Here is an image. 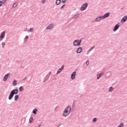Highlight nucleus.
I'll return each instance as SVG.
<instances>
[{"label":"nucleus","instance_id":"f257e3e1","mask_svg":"<svg viewBox=\"0 0 127 127\" xmlns=\"http://www.w3.org/2000/svg\"><path fill=\"white\" fill-rule=\"evenodd\" d=\"M71 113V106H67L64 111L63 116L64 118H66L67 116H69Z\"/></svg>","mask_w":127,"mask_h":127},{"label":"nucleus","instance_id":"f03ea898","mask_svg":"<svg viewBox=\"0 0 127 127\" xmlns=\"http://www.w3.org/2000/svg\"><path fill=\"white\" fill-rule=\"evenodd\" d=\"M18 94V89H15L11 91L10 94L8 96V100H10L13 98L14 95H17Z\"/></svg>","mask_w":127,"mask_h":127},{"label":"nucleus","instance_id":"7ed1b4c3","mask_svg":"<svg viewBox=\"0 0 127 127\" xmlns=\"http://www.w3.org/2000/svg\"><path fill=\"white\" fill-rule=\"evenodd\" d=\"M52 73V72L51 71H50L48 73V74L45 76V77L43 80V83H46V82H47V81H48V79L50 77V76L51 75Z\"/></svg>","mask_w":127,"mask_h":127},{"label":"nucleus","instance_id":"20e7f679","mask_svg":"<svg viewBox=\"0 0 127 127\" xmlns=\"http://www.w3.org/2000/svg\"><path fill=\"white\" fill-rule=\"evenodd\" d=\"M88 7V3H84L82 4L81 7H80V10L81 11H83Z\"/></svg>","mask_w":127,"mask_h":127},{"label":"nucleus","instance_id":"39448f33","mask_svg":"<svg viewBox=\"0 0 127 127\" xmlns=\"http://www.w3.org/2000/svg\"><path fill=\"white\" fill-rule=\"evenodd\" d=\"M5 36V31L2 32L0 35V41H2V39L4 38Z\"/></svg>","mask_w":127,"mask_h":127},{"label":"nucleus","instance_id":"423d86ee","mask_svg":"<svg viewBox=\"0 0 127 127\" xmlns=\"http://www.w3.org/2000/svg\"><path fill=\"white\" fill-rule=\"evenodd\" d=\"M63 69H64V65H62L61 68H60L58 70V71L57 72V75H59V74H60V73H61L62 72V70H63Z\"/></svg>","mask_w":127,"mask_h":127},{"label":"nucleus","instance_id":"0eeeda50","mask_svg":"<svg viewBox=\"0 0 127 127\" xmlns=\"http://www.w3.org/2000/svg\"><path fill=\"white\" fill-rule=\"evenodd\" d=\"M73 45L74 46H80V44H79V40H75L73 42Z\"/></svg>","mask_w":127,"mask_h":127},{"label":"nucleus","instance_id":"6e6552de","mask_svg":"<svg viewBox=\"0 0 127 127\" xmlns=\"http://www.w3.org/2000/svg\"><path fill=\"white\" fill-rule=\"evenodd\" d=\"M70 78L71 80H74L76 78V71H74L70 75Z\"/></svg>","mask_w":127,"mask_h":127},{"label":"nucleus","instance_id":"1a4fd4ad","mask_svg":"<svg viewBox=\"0 0 127 127\" xmlns=\"http://www.w3.org/2000/svg\"><path fill=\"white\" fill-rule=\"evenodd\" d=\"M120 28V25L119 24H116L114 28L113 31L114 32H116L118 29Z\"/></svg>","mask_w":127,"mask_h":127},{"label":"nucleus","instance_id":"9d476101","mask_svg":"<svg viewBox=\"0 0 127 127\" xmlns=\"http://www.w3.org/2000/svg\"><path fill=\"white\" fill-rule=\"evenodd\" d=\"M54 26V25L53 24H50L48 26L46 27L47 30H49L50 29H52Z\"/></svg>","mask_w":127,"mask_h":127},{"label":"nucleus","instance_id":"9b49d317","mask_svg":"<svg viewBox=\"0 0 127 127\" xmlns=\"http://www.w3.org/2000/svg\"><path fill=\"white\" fill-rule=\"evenodd\" d=\"M110 12H108L104 14L103 15V19H105V18H107V17H109L110 16Z\"/></svg>","mask_w":127,"mask_h":127},{"label":"nucleus","instance_id":"f8f14e48","mask_svg":"<svg viewBox=\"0 0 127 127\" xmlns=\"http://www.w3.org/2000/svg\"><path fill=\"white\" fill-rule=\"evenodd\" d=\"M9 76V73H7L6 74H5L3 79V81H4V82H5V81H6V80H7V79L8 78Z\"/></svg>","mask_w":127,"mask_h":127},{"label":"nucleus","instance_id":"ddd939ff","mask_svg":"<svg viewBox=\"0 0 127 127\" xmlns=\"http://www.w3.org/2000/svg\"><path fill=\"white\" fill-rule=\"evenodd\" d=\"M83 51V48L82 47H79L76 50V53L80 54Z\"/></svg>","mask_w":127,"mask_h":127},{"label":"nucleus","instance_id":"4468645a","mask_svg":"<svg viewBox=\"0 0 127 127\" xmlns=\"http://www.w3.org/2000/svg\"><path fill=\"white\" fill-rule=\"evenodd\" d=\"M104 74L105 73H104L103 72L98 74L97 75V80H99L101 78V77H102L103 76V75H104Z\"/></svg>","mask_w":127,"mask_h":127},{"label":"nucleus","instance_id":"2eb2a0df","mask_svg":"<svg viewBox=\"0 0 127 127\" xmlns=\"http://www.w3.org/2000/svg\"><path fill=\"white\" fill-rule=\"evenodd\" d=\"M127 20V16H125L124 17H123V18L121 20V22H126Z\"/></svg>","mask_w":127,"mask_h":127},{"label":"nucleus","instance_id":"dca6fc26","mask_svg":"<svg viewBox=\"0 0 127 127\" xmlns=\"http://www.w3.org/2000/svg\"><path fill=\"white\" fill-rule=\"evenodd\" d=\"M37 112H38V110H37V109L36 108H35L34 109H33L32 113L34 115H36V114H37Z\"/></svg>","mask_w":127,"mask_h":127},{"label":"nucleus","instance_id":"f3484780","mask_svg":"<svg viewBox=\"0 0 127 127\" xmlns=\"http://www.w3.org/2000/svg\"><path fill=\"white\" fill-rule=\"evenodd\" d=\"M60 3H61V0H57L56 1V4H57V5H59Z\"/></svg>","mask_w":127,"mask_h":127},{"label":"nucleus","instance_id":"a211bd4d","mask_svg":"<svg viewBox=\"0 0 127 127\" xmlns=\"http://www.w3.org/2000/svg\"><path fill=\"white\" fill-rule=\"evenodd\" d=\"M17 5H18V2H16L13 4L12 7H16Z\"/></svg>","mask_w":127,"mask_h":127},{"label":"nucleus","instance_id":"6ab92c4d","mask_svg":"<svg viewBox=\"0 0 127 127\" xmlns=\"http://www.w3.org/2000/svg\"><path fill=\"white\" fill-rule=\"evenodd\" d=\"M23 90H24L23 86H20L19 88V91H20V92H23Z\"/></svg>","mask_w":127,"mask_h":127},{"label":"nucleus","instance_id":"aec40b11","mask_svg":"<svg viewBox=\"0 0 127 127\" xmlns=\"http://www.w3.org/2000/svg\"><path fill=\"white\" fill-rule=\"evenodd\" d=\"M19 98V96L18 95H15L14 96V101H17Z\"/></svg>","mask_w":127,"mask_h":127},{"label":"nucleus","instance_id":"412c9836","mask_svg":"<svg viewBox=\"0 0 127 127\" xmlns=\"http://www.w3.org/2000/svg\"><path fill=\"white\" fill-rule=\"evenodd\" d=\"M12 84L13 86H16L17 85V81L16 80H14Z\"/></svg>","mask_w":127,"mask_h":127},{"label":"nucleus","instance_id":"4be33fe9","mask_svg":"<svg viewBox=\"0 0 127 127\" xmlns=\"http://www.w3.org/2000/svg\"><path fill=\"white\" fill-rule=\"evenodd\" d=\"M32 121H33V117H31L29 120L30 124H31V123H32Z\"/></svg>","mask_w":127,"mask_h":127},{"label":"nucleus","instance_id":"5701e85b","mask_svg":"<svg viewBox=\"0 0 127 127\" xmlns=\"http://www.w3.org/2000/svg\"><path fill=\"white\" fill-rule=\"evenodd\" d=\"M114 91V88L113 87H110L109 89V92H112Z\"/></svg>","mask_w":127,"mask_h":127},{"label":"nucleus","instance_id":"b1692460","mask_svg":"<svg viewBox=\"0 0 127 127\" xmlns=\"http://www.w3.org/2000/svg\"><path fill=\"white\" fill-rule=\"evenodd\" d=\"M98 17L100 19V20L104 19V16H98Z\"/></svg>","mask_w":127,"mask_h":127},{"label":"nucleus","instance_id":"393cba45","mask_svg":"<svg viewBox=\"0 0 127 127\" xmlns=\"http://www.w3.org/2000/svg\"><path fill=\"white\" fill-rule=\"evenodd\" d=\"M92 122L93 123H96V122H97V118H93V119L92 120Z\"/></svg>","mask_w":127,"mask_h":127},{"label":"nucleus","instance_id":"a878e982","mask_svg":"<svg viewBox=\"0 0 127 127\" xmlns=\"http://www.w3.org/2000/svg\"><path fill=\"white\" fill-rule=\"evenodd\" d=\"M100 20H101V19H100L99 18V17H98V16L97 18H95V21H96V22L100 21Z\"/></svg>","mask_w":127,"mask_h":127},{"label":"nucleus","instance_id":"bb28decb","mask_svg":"<svg viewBox=\"0 0 127 127\" xmlns=\"http://www.w3.org/2000/svg\"><path fill=\"white\" fill-rule=\"evenodd\" d=\"M1 45H2V48H4V46H5V44L4 43V42H2V43H1Z\"/></svg>","mask_w":127,"mask_h":127},{"label":"nucleus","instance_id":"cd10ccee","mask_svg":"<svg viewBox=\"0 0 127 127\" xmlns=\"http://www.w3.org/2000/svg\"><path fill=\"white\" fill-rule=\"evenodd\" d=\"M78 16H79V15L78 14H75L73 16V18H77V17H78Z\"/></svg>","mask_w":127,"mask_h":127},{"label":"nucleus","instance_id":"c85d7f7f","mask_svg":"<svg viewBox=\"0 0 127 127\" xmlns=\"http://www.w3.org/2000/svg\"><path fill=\"white\" fill-rule=\"evenodd\" d=\"M30 32H33V28H31L29 30Z\"/></svg>","mask_w":127,"mask_h":127},{"label":"nucleus","instance_id":"c756f323","mask_svg":"<svg viewBox=\"0 0 127 127\" xmlns=\"http://www.w3.org/2000/svg\"><path fill=\"white\" fill-rule=\"evenodd\" d=\"M89 63H90V61H89V60H88L87 61H86V65H89Z\"/></svg>","mask_w":127,"mask_h":127},{"label":"nucleus","instance_id":"7c9ffc66","mask_svg":"<svg viewBox=\"0 0 127 127\" xmlns=\"http://www.w3.org/2000/svg\"><path fill=\"white\" fill-rule=\"evenodd\" d=\"M95 47V46H94L93 47H91L89 50H90V51H92V50H93V49H94Z\"/></svg>","mask_w":127,"mask_h":127},{"label":"nucleus","instance_id":"2f4dec72","mask_svg":"<svg viewBox=\"0 0 127 127\" xmlns=\"http://www.w3.org/2000/svg\"><path fill=\"white\" fill-rule=\"evenodd\" d=\"M65 4H64L61 7V9H63V7H64V6H65Z\"/></svg>","mask_w":127,"mask_h":127},{"label":"nucleus","instance_id":"473e14b6","mask_svg":"<svg viewBox=\"0 0 127 127\" xmlns=\"http://www.w3.org/2000/svg\"><path fill=\"white\" fill-rule=\"evenodd\" d=\"M82 43V40H78V43L79 44V45H81V43Z\"/></svg>","mask_w":127,"mask_h":127},{"label":"nucleus","instance_id":"72a5a7b5","mask_svg":"<svg viewBox=\"0 0 127 127\" xmlns=\"http://www.w3.org/2000/svg\"><path fill=\"white\" fill-rule=\"evenodd\" d=\"M90 52H91V51H90V50H88L87 51V52L86 54L88 55V54L90 53Z\"/></svg>","mask_w":127,"mask_h":127},{"label":"nucleus","instance_id":"f704fd0d","mask_svg":"<svg viewBox=\"0 0 127 127\" xmlns=\"http://www.w3.org/2000/svg\"><path fill=\"white\" fill-rule=\"evenodd\" d=\"M2 5V1L0 0V6H1Z\"/></svg>","mask_w":127,"mask_h":127},{"label":"nucleus","instance_id":"c9c22d12","mask_svg":"<svg viewBox=\"0 0 127 127\" xmlns=\"http://www.w3.org/2000/svg\"><path fill=\"white\" fill-rule=\"evenodd\" d=\"M28 38H29V37H28V36H26L25 39L27 40V39H28Z\"/></svg>","mask_w":127,"mask_h":127},{"label":"nucleus","instance_id":"e433bc0d","mask_svg":"<svg viewBox=\"0 0 127 127\" xmlns=\"http://www.w3.org/2000/svg\"><path fill=\"white\" fill-rule=\"evenodd\" d=\"M62 2L65 3V2H66V0H62Z\"/></svg>","mask_w":127,"mask_h":127},{"label":"nucleus","instance_id":"4c0bfd02","mask_svg":"<svg viewBox=\"0 0 127 127\" xmlns=\"http://www.w3.org/2000/svg\"><path fill=\"white\" fill-rule=\"evenodd\" d=\"M2 1L3 3H5V2H6V0H3Z\"/></svg>","mask_w":127,"mask_h":127},{"label":"nucleus","instance_id":"58836bf2","mask_svg":"<svg viewBox=\"0 0 127 127\" xmlns=\"http://www.w3.org/2000/svg\"><path fill=\"white\" fill-rule=\"evenodd\" d=\"M45 1H46L45 0H42V3H45Z\"/></svg>","mask_w":127,"mask_h":127},{"label":"nucleus","instance_id":"ea45409f","mask_svg":"<svg viewBox=\"0 0 127 127\" xmlns=\"http://www.w3.org/2000/svg\"><path fill=\"white\" fill-rule=\"evenodd\" d=\"M27 78L26 77H25L23 79V81H25V80H27Z\"/></svg>","mask_w":127,"mask_h":127},{"label":"nucleus","instance_id":"a19ab883","mask_svg":"<svg viewBox=\"0 0 127 127\" xmlns=\"http://www.w3.org/2000/svg\"><path fill=\"white\" fill-rule=\"evenodd\" d=\"M80 97H82V95H81Z\"/></svg>","mask_w":127,"mask_h":127}]
</instances>
